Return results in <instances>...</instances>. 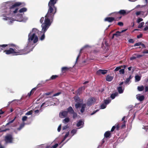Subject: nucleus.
Instances as JSON below:
<instances>
[{
	"label": "nucleus",
	"instance_id": "nucleus-1",
	"mask_svg": "<svg viewBox=\"0 0 148 148\" xmlns=\"http://www.w3.org/2000/svg\"><path fill=\"white\" fill-rule=\"evenodd\" d=\"M34 47L31 48L30 45H28L23 49H19V47L15 45L13 48H10L4 51L7 55L11 54L13 56L26 54L32 51Z\"/></svg>",
	"mask_w": 148,
	"mask_h": 148
},
{
	"label": "nucleus",
	"instance_id": "nucleus-2",
	"mask_svg": "<svg viewBox=\"0 0 148 148\" xmlns=\"http://www.w3.org/2000/svg\"><path fill=\"white\" fill-rule=\"evenodd\" d=\"M21 5H22V6H24L25 5V4L24 3L20 2H16L13 4L11 2H6L5 6H8L9 7V8L7 9V10L5 11V12H6V15H9L16 13L18 9V8H16Z\"/></svg>",
	"mask_w": 148,
	"mask_h": 148
},
{
	"label": "nucleus",
	"instance_id": "nucleus-3",
	"mask_svg": "<svg viewBox=\"0 0 148 148\" xmlns=\"http://www.w3.org/2000/svg\"><path fill=\"white\" fill-rule=\"evenodd\" d=\"M54 16L51 17H49L47 16V14L45 16V19L44 23L42 24L41 26L42 27V32L43 33L41 36L39 38L41 40H43L45 38V33L49 28L51 24V21H52L53 19Z\"/></svg>",
	"mask_w": 148,
	"mask_h": 148
},
{
	"label": "nucleus",
	"instance_id": "nucleus-4",
	"mask_svg": "<svg viewBox=\"0 0 148 148\" xmlns=\"http://www.w3.org/2000/svg\"><path fill=\"white\" fill-rule=\"evenodd\" d=\"M58 0H50L48 3L49 8L47 13V16L51 17L54 16L57 12V8L55 6Z\"/></svg>",
	"mask_w": 148,
	"mask_h": 148
},
{
	"label": "nucleus",
	"instance_id": "nucleus-5",
	"mask_svg": "<svg viewBox=\"0 0 148 148\" xmlns=\"http://www.w3.org/2000/svg\"><path fill=\"white\" fill-rule=\"evenodd\" d=\"M38 30L37 29L34 28L32 30V34H31V33L30 32L28 35V40L29 42L33 40V42L34 43L37 42L38 40V37L36 35V33L38 32Z\"/></svg>",
	"mask_w": 148,
	"mask_h": 148
},
{
	"label": "nucleus",
	"instance_id": "nucleus-6",
	"mask_svg": "<svg viewBox=\"0 0 148 148\" xmlns=\"http://www.w3.org/2000/svg\"><path fill=\"white\" fill-rule=\"evenodd\" d=\"M15 45L13 44H3L0 45V52L2 50H3V49L6 47L7 49L9 48H13L15 46Z\"/></svg>",
	"mask_w": 148,
	"mask_h": 148
},
{
	"label": "nucleus",
	"instance_id": "nucleus-7",
	"mask_svg": "<svg viewBox=\"0 0 148 148\" xmlns=\"http://www.w3.org/2000/svg\"><path fill=\"white\" fill-rule=\"evenodd\" d=\"M13 138L12 136L10 134H8L5 136V140L6 143H12Z\"/></svg>",
	"mask_w": 148,
	"mask_h": 148
},
{
	"label": "nucleus",
	"instance_id": "nucleus-8",
	"mask_svg": "<svg viewBox=\"0 0 148 148\" xmlns=\"http://www.w3.org/2000/svg\"><path fill=\"white\" fill-rule=\"evenodd\" d=\"M113 13L116 15H118L119 14L120 15L124 16L127 14H128V13H127L125 10H120L119 12H114Z\"/></svg>",
	"mask_w": 148,
	"mask_h": 148
},
{
	"label": "nucleus",
	"instance_id": "nucleus-9",
	"mask_svg": "<svg viewBox=\"0 0 148 148\" xmlns=\"http://www.w3.org/2000/svg\"><path fill=\"white\" fill-rule=\"evenodd\" d=\"M95 99L94 98H91L89 99L87 103L86 106H89L94 103Z\"/></svg>",
	"mask_w": 148,
	"mask_h": 148
},
{
	"label": "nucleus",
	"instance_id": "nucleus-10",
	"mask_svg": "<svg viewBox=\"0 0 148 148\" xmlns=\"http://www.w3.org/2000/svg\"><path fill=\"white\" fill-rule=\"evenodd\" d=\"M107 70L99 69L97 72L96 74L99 75L101 74L104 75L107 73Z\"/></svg>",
	"mask_w": 148,
	"mask_h": 148
},
{
	"label": "nucleus",
	"instance_id": "nucleus-11",
	"mask_svg": "<svg viewBox=\"0 0 148 148\" xmlns=\"http://www.w3.org/2000/svg\"><path fill=\"white\" fill-rule=\"evenodd\" d=\"M68 112L64 111L60 113L59 116L60 118H63L66 116Z\"/></svg>",
	"mask_w": 148,
	"mask_h": 148
},
{
	"label": "nucleus",
	"instance_id": "nucleus-12",
	"mask_svg": "<svg viewBox=\"0 0 148 148\" xmlns=\"http://www.w3.org/2000/svg\"><path fill=\"white\" fill-rule=\"evenodd\" d=\"M104 21H108L111 23L114 21H115V18L113 17H107L106 18L104 19Z\"/></svg>",
	"mask_w": 148,
	"mask_h": 148
},
{
	"label": "nucleus",
	"instance_id": "nucleus-13",
	"mask_svg": "<svg viewBox=\"0 0 148 148\" xmlns=\"http://www.w3.org/2000/svg\"><path fill=\"white\" fill-rule=\"evenodd\" d=\"M84 123L82 120L79 121L77 124V126L79 127V128H80L83 127Z\"/></svg>",
	"mask_w": 148,
	"mask_h": 148
},
{
	"label": "nucleus",
	"instance_id": "nucleus-14",
	"mask_svg": "<svg viewBox=\"0 0 148 148\" xmlns=\"http://www.w3.org/2000/svg\"><path fill=\"white\" fill-rule=\"evenodd\" d=\"M136 98L138 100L142 101L144 99V97L143 95L138 94L136 95Z\"/></svg>",
	"mask_w": 148,
	"mask_h": 148
},
{
	"label": "nucleus",
	"instance_id": "nucleus-15",
	"mask_svg": "<svg viewBox=\"0 0 148 148\" xmlns=\"http://www.w3.org/2000/svg\"><path fill=\"white\" fill-rule=\"evenodd\" d=\"M124 89V87H123L121 86H119L117 88L118 90L119 93H123V92Z\"/></svg>",
	"mask_w": 148,
	"mask_h": 148
},
{
	"label": "nucleus",
	"instance_id": "nucleus-16",
	"mask_svg": "<svg viewBox=\"0 0 148 148\" xmlns=\"http://www.w3.org/2000/svg\"><path fill=\"white\" fill-rule=\"evenodd\" d=\"M113 77L110 75H108L107 76L106 78V80L108 82L111 81L113 79Z\"/></svg>",
	"mask_w": 148,
	"mask_h": 148
},
{
	"label": "nucleus",
	"instance_id": "nucleus-17",
	"mask_svg": "<svg viewBox=\"0 0 148 148\" xmlns=\"http://www.w3.org/2000/svg\"><path fill=\"white\" fill-rule=\"evenodd\" d=\"M86 105L85 104H83L81 105V109L80 110V111L82 113L84 112L85 108H86Z\"/></svg>",
	"mask_w": 148,
	"mask_h": 148
},
{
	"label": "nucleus",
	"instance_id": "nucleus-18",
	"mask_svg": "<svg viewBox=\"0 0 148 148\" xmlns=\"http://www.w3.org/2000/svg\"><path fill=\"white\" fill-rule=\"evenodd\" d=\"M111 100L110 98H108L104 100V103L106 105L109 103L111 101Z\"/></svg>",
	"mask_w": 148,
	"mask_h": 148
},
{
	"label": "nucleus",
	"instance_id": "nucleus-19",
	"mask_svg": "<svg viewBox=\"0 0 148 148\" xmlns=\"http://www.w3.org/2000/svg\"><path fill=\"white\" fill-rule=\"evenodd\" d=\"M70 68L67 67H64L62 68V71L63 73H64L69 70Z\"/></svg>",
	"mask_w": 148,
	"mask_h": 148
},
{
	"label": "nucleus",
	"instance_id": "nucleus-20",
	"mask_svg": "<svg viewBox=\"0 0 148 148\" xmlns=\"http://www.w3.org/2000/svg\"><path fill=\"white\" fill-rule=\"evenodd\" d=\"M37 88L35 87L33 88L31 91L28 93L27 94V96H28L29 97H30L32 94L34 93V91Z\"/></svg>",
	"mask_w": 148,
	"mask_h": 148
},
{
	"label": "nucleus",
	"instance_id": "nucleus-21",
	"mask_svg": "<svg viewBox=\"0 0 148 148\" xmlns=\"http://www.w3.org/2000/svg\"><path fill=\"white\" fill-rule=\"evenodd\" d=\"M68 112H69L70 114H72L74 112V110L71 106L69 107L67 109Z\"/></svg>",
	"mask_w": 148,
	"mask_h": 148
},
{
	"label": "nucleus",
	"instance_id": "nucleus-22",
	"mask_svg": "<svg viewBox=\"0 0 148 148\" xmlns=\"http://www.w3.org/2000/svg\"><path fill=\"white\" fill-rule=\"evenodd\" d=\"M121 33L119 31L116 32L115 33L113 34L112 38H113L114 36H115L116 37H118L120 36L121 35Z\"/></svg>",
	"mask_w": 148,
	"mask_h": 148
},
{
	"label": "nucleus",
	"instance_id": "nucleus-23",
	"mask_svg": "<svg viewBox=\"0 0 148 148\" xmlns=\"http://www.w3.org/2000/svg\"><path fill=\"white\" fill-rule=\"evenodd\" d=\"M82 50H83V49H81L80 50L79 52V54L78 55L76 58V61H75V64H76V63H77V61H78L79 58V57L80 56L81 54L82 53Z\"/></svg>",
	"mask_w": 148,
	"mask_h": 148
},
{
	"label": "nucleus",
	"instance_id": "nucleus-24",
	"mask_svg": "<svg viewBox=\"0 0 148 148\" xmlns=\"http://www.w3.org/2000/svg\"><path fill=\"white\" fill-rule=\"evenodd\" d=\"M69 118L68 117H66L63 120L62 122L64 123H66L69 122Z\"/></svg>",
	"mask_w": 148,
	"mask_h": 148
},
{
	"label": "nucleus",
	"instance_id": "nucleus-25",
	"mask_svg": "<svg viewBox=\"0 0 148 148\" xmlns=\"http://www.w3.org/2000/svg\"><path fill=\"white\" fill-rule=\"evenodd\" d=\"M141 77L138 75H136L135 76V82H138L140 80Z\"/></svg>",
	"mask_w": 148,
	"mask_h": 148
},
{
	"label": "nucleus",
	"instance_id": "nucleus-26",
	"mask_svg": "<svg viewBox=\"0 0 148 148\" xmlns=\"http://www.w3.org/2000/svg\"><path fill=\"white\" fill-rule=\"evenodd\" d=\"M84 89H85V88H84V86H83V87H82L79 88V89H78V90H77V92H78V94H80L81 92V91L82 90H84Z\"/></svg>",
	"mask_w": 148,
	"mask_h": 148
},
{
	"label": "nucleus",
	"instance_id": "nucleus-27",
	"mask_svg": "<svg viewBox=\"0 0 148 148\" xmlns=\"http://www.w3.org/2000/svg\"><path fill=\"white\" fill-rule=\"evenodd\" d=\"M110 135V131H107L104 134V136L106 138L108 137Z\"/></svg>",
	"mask_w": 148,
	"mask_h": 148
},
{
	"label": "nucleus",
	"instance_id": "nucleus-28",
	"mask_svg": "<svg viewBox=\"0 0 148 148\" xmlns=\"http://www.w3.org/2000/svg\"><path fill=\"white\" fill-rule=\"evenodd\" d=\"M132 78V76L131 75H130L129 77L128 78H127L125 81V84H128L129 82H130V80Z\"/></svg>",
	"mask_w": 148,
	"mask_h": 148
},
{
	"label": "nucleus",
	"instance_id": "nucleus-29",
	"mask_svg": "<svg viewBox=\"0 0 148 148\" xmlns=\"http://www.w3.org/2000/svg\"><path fill=\"white\" fill-rule=\"evenodd\" d=\"M25 125V123L24 122H23L21 123L19 127L17 128V130H20Z\"/></svg>",
	"mask_w": 148,
	"mask_h": 148
},
{
	"label": "nucleus",
	"instance_id": "nucleus-30",
	"mask_svg": "<svg viewBox=\"0 0 148 148\" xmlns=\"http://www.w3.org/2000/svg\"><path fill=\"white\" fill-rule=\"evenodd\" d=\"M27 10V9L26 8H21L20 9L19 11V12L20 13H22L23 12H25Z\"/></svg>",
	"mask_w": 148,
	"mask_h": 148
},
{
	"label": "nucleus",
	"instance_id": "nucleus-31",
	"mask_svg": "<svg viewBox=\"0 0 148 148\" xmlns=\"http://www.w3.org/2000/svg\"><path fill=\"white\" fill-rule=\"evenodd\" d=\"M118 94L117 93L112 94L110 96V97L112 99H114L116 96Z\"/></svg>",
	"mask_w": 148,
	"mask_h": 148
},
{
	"label": "nucleus",
	"instance_id": "nucleus-32",
	"mask_svg": "<svg viewBox=\"0 0 148 148\" xmlns=\"http://www.w3.org/2000/svg\"><path fill=\"white\" fill-rule=\"evenodd\" d=\"M58 77V76L57 75H53L51 77L49 80L54 79L57 78Z\"/></svg>",
	"mask_w": 148,
	"mask_h": 148
},
{
	"label": "nucleus",
	"instance_id": "nucleus-33",
	"mask_svg": "<svg viewBox=\"0 0 148 148\" xmlns=\"http://www.w3.org/2000/svg\"><path fill=\"white\" fill-rule=\"evenodd\" d=\"M106 106L107 105L103 103L101 105L100 109H104L106 108Z\"/></svg>",
	"mask_w": 148,
	"mask_h": 148
},
{
	"label": "nucleus",
	"instance_id": "nucleus-34",
	"mask_svg": "<svg viewBox=\"0 0 148 148\" xmlns=\"http://www.w3.org/2000/svg\"><path fill=\"white\" fill-rule=\"evenodd\" d=\"M134 55L136 56V58H140L144 56V55H139L137 53H135L134 54Z\"/></svg>",
	"mask_w": 148,
	"mask_h": 148
},
{
	"label": "nucleus",
	"instance_id": "nucleus-35",
	"mask_svg": "<svg viewBox=\"0 0 148 148\" xmlns=\"http://www.w3.org/2000/svg\"><path fill=\"white\" fill-rule=\"evenodd\" d=\"M77 131V129H73L71 132V133L72 134V136H73L76 133Z\"/></svg>",
	"mask_w": 148,
	"mask_h": 148
},
{
	"label": "nucleus",
	"instance_id": "nucleus-36",
	"mask_svg": "<svg viewBox=\"0 0 148 148\" xmlns=\"http://www.w3.org/2000/svg\"><path fill=\"white\" fill-rule=\"evenodd\" d=\"M144 87L143 86H138V89L139 91H142L143 90Z\"/></svg>",
	"mask_w": 148,
	"mask_h": 148
},
{
	"label": "nucleus",
	"instance_id": "nucleus-37",
	"mask_svg": "<svg viewBox=\"0 0 148 148\" xmlns=\"http://www.w3.org/2000/svg\"><path fill=\"white\" fill-rule=\"evenodd\" d=\"M81 105H81L80 103H76L75 105V108L77 109L78 108L80 107V106H81Z\"/></svg>",
	"mask_w": 148,
	"mask_h": 148
},
{
	"label": "nucleus",
	"instance_id": "nucleus-38",
	"mask_svg": "<svg viewBox=\"0 0 148 148\" xmlns=\"http://www.w3.org/2000/svg\"><path fill=\"white\" fill-rule=\"evenodd\" d=\"M144 25V22H142L140 23L138 26V28H140L142 27L143 25Z\"/></svg>",
	"mask_w": 148,
	"mask_h": 148
},
{
	"label": "nucleus",
	"instance_id": "nucleus-39",
	"mask_svg": "<svg viewBox=\"0 0 148 148\" xmlns=\"http://www.w3.org/2000/svg\"><path fill=\"white\" fill-rule=\"evenodd\" d=\"M27 118V117L26 116H23L22 119V121L24 122L25 121H26Z\"/></svg>",
	"mask_w": 148,
	"mask_h": 148
},
{
	"label": "nucleus",
	"instance_id": "nucleus-40",
	"mask_svg": "<svg viewBox=\"0 0 148 148\" xmlns=\"http://www.w3.org/2000/svg\"><path fill=\"white\" fill-rule=\"evenodd\" d=\"M32 110H31L26 113L25 114V115H29L32 114Z\"/></svg>",
	"mask_w": 148,
	"mask_h": 148
},
{
	"label": "nucleus",
	"instance_id": "nucleus-41",
	"mask_svg": "<svg viewBox=\"0 0 148 148\" xmlns=\"http://www.w3.org/2000/svg\"><path fill=\"white\" fill-rule=\"evenodd\" d=\"M119 72L120 74H123L124 73V69H120Z\"/></svg>",
	"mask_w": 148,
	"mask_h": 148
},
{
	"label": "nucleus",
	"instance_id": "nucleus-42",
	"mask_svg": "<svg viewBox=\"0 0 148 148\" xmlns=\"http://www.w3.org/2000/svg\"><path fill=\"white\" fill-rule=\"evenodd\" d=\"M74 99L75 100L76 102H78L79 100V98L78 97H75L74 98Z\"/></svg>",
	"mask_w": 148,
	"mask_h": 148
},
{
	"label": "nucleus",
	"instance_id": "nucleus-43",
	"mask_svg": "<svg viewBox=\"0 0 148 148\" xmlns=\"http://www.w3.org/2000/svg\"><path fill=\"white\" fill-rule=\"evenodd\" d=\"M141 42H138V43H136L134 45V46L135 47L136 46H139L141 45Z\"/></svg>",
	"mask_w": 148,
	"mask_h": 148
},
{
	"label": "nucleus",
	"instance_id": "nucleus-44",
	"mask_svg": "<svg viewBox=\"0 0 148 148\" xmlns=\"http://www.w3.org/2000/svg\"><path fill=\"white\" fill-rule=\"evenodd\" d=\"M143 21V19L142 18H138L137 21V22L138 23H139L140 22Z\"/></svg>",
	"mask_w": 148,
	"mask_h": 148
},
{
	"label": "nucleus",
	"instance_id": "nucleus-45",
	"mask_svg": "<svg viewBox=\"0 0 148 148\" xmlns=\"http://www.w3.org/2000/svg\"><path fill=\"white\" fill-rule=\"evenodd\" d=\"M73 114V118L74 119H75L77 117V115L76 113L74 112L72 114Z\"/></svg>",
	"mask_w": 148,
	"mask_h": 148
},
{
	"label": "nucleus",
	"instance_id": "nucleus-46",
	"mask_svg": "<svg viewBox=\"0 0 148 148\" xmlns=\"http://www.w3.org/2000/svg\"><path fill=\"white\" fill-rule=\"evenodd\" d=\"M16 118V117H15L12 120H11V121H9L7 123L6 125H8L9 124H10V123H12L14 121Z\"/></svg>",
	"mask_w": 148,
	"mask_h": 148
},
{
	"label": "nucleus",
	"instance_id": "nucleus-47",
	"mask_svg": "<svg viewBox=\"0 0 148 148\" xmlns=\"http://www.w3.org/2000/svg\"><path fill=\"white\" fill-rule=\"evenodd\" d=\"M136 59V56L134 55V54L130 58V60H133Z\"/></svg>",
	"mask_w": 148,
	"mask_h": 148
},
{
	"label": "nucleus",
	"instance_id": "nucleus-48",
	"mask_svg": "<svg viewBox=\"0 0 148 148\" xmlns=\"http://www.w3.org/2000/svg\"><path fill=\"white\" fill-rule=\"evenodd\" d=\"M68 127H69L67 125H65L63 127L62 130L63 131L65 130L68 128Z\"/></svg>",
	"mask_w": 148,
	"mask_h": 148
},
{
	"label": "nucleus",
	"instance_id": "nucleus-49",
	"mask_svg": "<svg viewBox=\"0 0 148 148\" xmlns=\"http://www.w3.org/2000/svg\"><path fill=\"white\" fill-rule=\"evenodd\" d=\"M44 145L42 144L38 146V148H45Z\"/></svg>",
	"mask_w": 148,
	"mask_h": 148
},
{
	"label": "nucleus",
	"instance_id": "nucleus-50",
	"mask_svg": "<svg viewBox=\"0 0 148 148\" xmlns=\"http://www.w3.org/2000/svg\"><path fill=\"white\" fill-rule=\"evenodd\" d=\"M122 18V16H120L119 17H117L116 18H115V21H119Z\"/></svg>",
	"mask_w": 148,
	"mask_h": 148
},
{
	"label": "nucleus",
	"instance_id": "nucleus-51",
	"mask_svg": "<svg viewBox=\"0 0 148 148\" xmlns=\"http://www.w3.org/2000/svg\"><path fill=\"white\" fill-rule=\"evenodd\" d=\"M122 18V16H120L119 17H117L116 18H115V21H119Z\"/></svg>",
	"mask_w": 148,
	"mask_h": 148
},
{
	"label": "nucleus",
	"instance_id": "nucleus-52",
	"mask_svg": "<svg viewBox=\"0 0 148 148\" xmlns=\"http://www.w3.org/2000/svg\"><path fill=\"white\" fill-rule=\"evenodd\" d=\"M117 24H118V25H119L120 26H122L123 25V23L122 22H119Z\"/></svg>",
	"mask_w": 148,
	"mask_h": 148
},
{
	"label": "nucleus",
	"instance_id": "nucleus-53",
	"mask_svg": "<svg viewBox=\"0 0 148 148\" xmlns=\"http://www.w3.org/2000/svg\"><path fill=\"white\" fill-rule=\"evenodd\" d=\"M69 132H67L64 138H65L66 139V138L69 135Z\"/></svg>",
	"mask_w": 148,
	"mask_h": 148
},
{
	"label": "nucleus",
	"instance_id": "nucleus-54",
	"mask_svg": "<svg viewBox=\"0 0 148 148\" xmlns=\"http://www.w3.org/2000/svg\"><path fill=\"white\" fill-rule=\"evenodd\" d=\"M45 105V107H47L49 105L48 104H46L45 103H43L41 105V107H42Z\"/></svg>",
	"mask_w": 148,
	"mask_h": 148
},
{
	"label": "nucleus",
	"instance_id": "nucleus-55",
	"mask_svg": "<svg viewBox=\"0 0 148 148\" xmlns=\"http://www.w3.org/2000/svg\"><path fill=\"white\" fill-rule=\"evenodd\" d=\"M121 69V67L119 66L117 67L114 70L115 71H117L120 70Z\"/></svg>",
	"mask_w": 148,
	"mask_h": 148
},
{
	"label": "nucleus",
	"instance_id": "nucleus-56",
	"mask_svg": "<svg viewBox=\"0 0 148 148\" xmlns=\"http://www.w3.org/2000/svg\"><path fill=\"white\" fill-rule=\"evenodd\" d=\"M134 41L133 39H130L129 40V42L130 43H134Z\"/></svg>",
	"mask_w": 148,
	"mask_h": 148
},
{
	"label": "nucleus",
	"instance_id": "nucleus-57",
	"mask_svg": "<svg viewBox=\"0 0 148 148\" xmlns=\"http://www.w3.org/2000/svg\"><path fill=\"white\" fill-rule=\"evenodd\" d=\"M58 144H56L55 145H53L51 147L52 148H56L58 146Z\"/></svg>",
	"mask_w": 148,
	"mask_h": 148
},
{
	"label": "nucleus",
	"instance_id": "nucleus-58",
	"mask_svg": "<svg viewBox=\"0 0 148 148\" xmlns=\"http://www.w3.org/2000/svg\"><path fill=\"white\" fill-rule=\"evenodd\" d=\"M61 125L60 124V125L58 128V132H60V130H61Z\"/></svg>",
	"mask_w": 148,
	"mask_h": 148
},
{
	"label": "nucleus",
	"instance_id": "nucleus-59",
	"mask_svg": "<svg viewBox=\"0 0 148 148\" xmlns=\"http://www.w3.org/2000/svg\"><path fill=\"white\" fill-rule=\"evenodd\" d=\"M143 34H140L139 35L137 36V38H139L142 37Z\"/></svg>",
	"mask_w": 148,
	"mask_h": 148
},
{
	"label": "nucleus",
	"instance_id": "nucleus-60",
	"mask_svg": "<svg viewBox=\"0 0 148 148\" xmlns=\"http://www.w3.org/2000/svg\"><path fill=\"white\" fill-rule=\"evenodd\" d=\"M60 93H60V92H58L57 93H56V94H54L53 96V97H56V96H58L60 94Z\"/></svg>",
	"mask_w": 148,
	"mask_h": 148
},
{
	"label": "nucleus",
	"instance_id": "nucleus-61",
	"mask_svg": "<svg viewBox=\"0 0 148 148\" xmlns=\"http://www.w3.org/2000/svg\"><path fill=\"white\" fill-rule=\"evenodd\" d=\"M44 20V17H41L40 20V23H42L43 22Z\"/></svg>",
	"mask_w": 148,
	"mask_h": 148
},
{
	"label": "nucleus",
	"instance_id": "nucleus-62",
	"mask_svg": "<svg viewBox=\"0 0 148 148\" xmlns=\"http://www.w3.org/2000/svg\"><path fill=\"white\" fill-rule=\"evenodd\" d=\"M99 111V110H96L94 111L92 113H91V115H92L94 114L95 113H96L98 111Z\"/></svg>",
	"mask_w": 148,
	"mask_h": 148
},
{
	"label": "nucleus",
	"instance_id": "nucleus-63",
	"mask_svg": "<svg viewBox=\"0 0 148 148\" xmlns=\"http://www.w3.org/2000/svg\"><path fill=\"white\" fill-rule=\"evenodd\" d=\"M141 12L140 11L137 12H136V14L137 16L139 15L140 14Z\"/></svg>",
	"mask_w": 148,
	"mask_h": 148
},
{
	"label": "nucleus",
	"instance_id": "nucleus-64",
	"mask_svg": "<svg viewBox=\"0 0 148 148\" xmlns=\"http://www.w3.org/2000/svg\"><path fill=\"white\" fill-rule=\"evenodd\" d=\"M143 54L148 53V50H146L145 51H143Z\"/></svg>",
	"mask_w": 148,
	"mask_h": 148
}]
</instances>
